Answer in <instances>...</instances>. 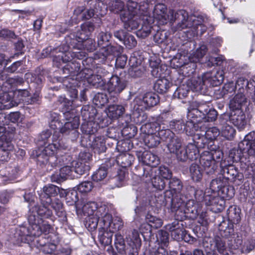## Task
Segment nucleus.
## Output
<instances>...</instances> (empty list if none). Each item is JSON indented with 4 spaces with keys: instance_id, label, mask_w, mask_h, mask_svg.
Wrapping results in <instances>:
<instances>
[{
    "instance_id": "f257e3e1",
    "label": "nucleus",
    "mask_w": 255,
    "mask_h": 255,
    "mask_svg": "<svg viewBox=\"0 0 255 255\" xmlns=\"http://www.w3.org/2000/svg\"><path fill=\"white\" fill-rule=\"evenodd\" d=\"M152 21L156 20L159 24L163 25L168 21L171 22L176 20L178 22L175 27V30H181L185 28H192L193 32H198L203 30L202 25L203 19L201 16L191 15L188 16V13L184 10L175 11L173 9L167 10L166 6L163 3H158L154 6L152 11Z\"/></svg>"
},
{
    "instance_id": "f03ea898",
    "label": "nucleus",
    "mask_w": 255,
    "mask_h": 255,
    "mask_svg": "<svg viewBox=\"0 0 255 255\" xmlns=\"http://www.w3.org/2000/svg\"><path fill=\"white\" fill-rule=\"evenodd\" d=\"M167 135V146L171 153H175L178 160L185 161L188 159L193 160L197 158L198 149L193 143H189L185 147H181V139L170 130L161 131Z\"/></svg>"
},
{
    "instance_id": "7ed1b4c3",
    "label": "nucleus",
    "mask_w": 255,
    "mask_h": 255,
    "mask_svg": "<svg viewBox=\"0 0 255 255\" xmlns=\"http://www.w3.org/2000/svg\"><path fill=\"white\" fill-rule=\"evenodd\" d=\"M111 205L102 204L99 207L96 212V216L98 217V224L99 223L101 228L111 231L119 230L123 226V223L120 218L113 219L111 213Z\"/></svg>"
},
{
    "instance_id": "20e7f679",
    "label": "nucleus",
    "mask_w": 255,
    "mask_h": 255,
    "mask_svg": "<svg viewBox=\"0 0 255 255\" xmlns=\"http://www.w3.org/2000/svg\"><path fill=\"white\" fill-rule=\"evenodd\" d=\"M100 206L95 202L85 203L83 201H78L76 204L77 213H83L87 216L85 225L89 231H93L97 227L98 217L96 216V212Z\"/></svg>"
},
{
    "instance_id": "39448f33",
    "label": "nucleus",
    "mask_w": 255,
    "mask_h": 255,
    "mask_svg": "<svg viewBox=\"0 0 255 255\" xmlns=\"http://www.w3.org/2000/svg\"><path fill=\"white\" fill-rule=\"evenodd\" d=\"M224 80L223 72H217L212 76L211 73L204 74L201 77H194L188 80L187 84L188 85L191 90L198 91L202 89V86L207 83H209L213 86L220 85Z\"/></svg>"
},
{
    "instance_id": "423d86ee",
    "label": "nucleus",
    "mask_w": 255,
    "mask_h": 255,
    "mask_svg": "<svg viewBox=\"0 0 255 255\" xmlns=\"http://www.w3.org/2000/svg\"><path fill=\"white\" fill-rule=\"evenodd\" d=\"M29 226L21 228L20 231L24 234V236L38 237L43 233L46 235L50 230V226L49 224L44 223L43 221H36L34 223H29Z\"/></svg>"
},
{
    "instance_id": "0eeeda50",
    "label": "nucleus",
    "mask_w": 255,
    "mask_h": 255,
    "mask_svg": "<svg viewBox=\"0 0 255 255\" xmlns=\"http://www.w3.org/2000/svg\"><path fill=\"white\" fill-rule=\"evenodd\" d=\"M210 108L207 103L193 102L188 108L187 116L190 118L196 119L197 122H201L202 118H205V115Z\"/></svg>"
},
{
    "instance_id": "6e6552de",
    "label": "nucleus",
    "mask_w": 255,
    "mask_h": 255,
    "mask_svg": "<svg viewBox=\"0 0 255 255\" xmlns=\"http://www.w3.org/2000/svg\"><path fill=\"white\" fill-rule=\"evenodd\" d=\"M52 216V212L44 205H34L30 209L28 217L29 223H36V221H43Z\"/></svg>"
},
{
    "instance_id": "1a4fd4ad",
    "label": "nucleus",
    "mask_w": 255,
    "mask_h": 255,
    "mask_svg": "<svg viewBox=\"0 0 255 255\" xmlns=\"http://www.w3.org/2000/svg\"><path fill=\"white\" fill-rule=\"evenodd\" d=\"M228 182L226 179L224 178H217L213 179L210 185V189L213 192H217L223 198H231L233 195V191H230L227 188Z\"/></svg>"
},
{
    "instance_id": "9d476101",
    "label": "nucleus",
    "mask_w": 255,
    "mask_h": 255,
    "mask_svg": "<svg viewBox=\"0 0 255 255\" xmlns=\"http://www.w3.org/2000/svg\"><path fill=\"white\" fill-rule=\"evenodd\" d=\"M111 34L108 32H101L98 36V44L102 47L101 53L104 56L109 55H115L117 53V48L109 44Z\"/></svg>"
},
{
    "instance_id": "9b49d317",
    "label": "nucleus",
    "mask_w": 255,
    "mask_h": 255,
    "mask_svg": "<svg viewBox=\"0 0 255 255\" xmlns=\"http://www.w3.org/2000/svg\"><path fill=\"white\" fill-rule=\"evenodd\" d=\"M56 143L49 144L42 150L41 153L38 156V160L43 164H51V166L55 165L56 163L53 162L56 157L54 156L57 151Z\"/></svg>"
},
{
    "instance_id": "f8f14e48",
    "label": "nucleus",
    "mask_w": 255,
    "mask_h": 255,
    "mask_svg": "<svg viewBox=\"0 0 255 255\" xmlns=\"http://www.w3.org/2000/svg\"><path fill=\"white\" fill-rule=\"evenodd\" d=\"M126 82L117 76H113L107 84L108 91L115 97L121 93L126 87Z\"/></svg>"
},
{
    "instance_id": "ddd939ff",
    "label": "nucleus",
    "mask_w": 255,
    "mask_h": 255,
    "mask_svg": "<svg viewBox=\"0 0 255 255\" xmlns=\"http://www.w3.org/2000/svg\"><path fill=\"white\" fill-rule=\"evenodd\" d=\"M148 6L139 5L136 2L128 0L127 3V9L124 10L121 14H125L127 16H136L147 14V9Z\"/></svg>"
},
{
    "instance_id": "4468645a",
    "label": "nucleus",
    "mask_w": 255,
    "mask_h": 255,
    "mask_svg": "<svg viewBox=\"0 0 255 255\" xmlns=\"http://www.w3.org/2000/svg\"><path fill=\"white\" fill-rule=\"evenodd\" d=\"M135 101L139 106L142 107L141 110L147 109L156 105L159 102V98L157 94L149 92L144 94L141 98H136Z\"/></svg>"
},
{
    "instance_id": "2eb2a0df",
    "label": "nucleus",
    "mask_w": 255,
    "mask_h": 255,
    "mask_svg": "<svg viewBox=\"0 0 255 255\" xmlns=\"http://www.w3.org/2000/svg\"><path fill=\"white\" fill-rule=\"evenodd\" d=\"M255 133L247 135L244 139L239 143V148L243 153H247L250 156L255 154V142L254 140Z\"/></svg>"
},
{
    "instance_id": "dca6fc26",
    "label": "nucleus",
    "mask_w": 255,
    "mask_h": 255,
    "mask_svg": "<svg viewBox=\"0 0 255 255\" xmlns=\"http://www.w3.org/2000/svg\"><path fill=\"white\" fill-rule=\"evenodd\" d=\"M219 196L207 195L205 196V203L206 206H210V210L213 212H220L224 208L225 201Z\"/></svg>"
},
{
    "instance_id": "f3484780",
    "label": "nucleus",
    "mask_w": 255,
    "mask_h": 255,
    "mask_svg": "<svg viewBox=\"0 0 255 255\" xmlns=\"http://www.w3.org/2000/svg\"><path fill=\"white\" fill-rule=\"evenodd\" d=\"M80 75L86 80L89 84L95 88L102 87L104 84L102 77L99 75H94L92 70L90 69L82 70Z\"/></svg>"
},
{
    "instance_id": "a211bd4d",
    "label": "nucleus",
    "mask_w": 255,
    "mask_h": 255,
    "mask_svg": "<svg viewBox=\"0 0 255 255\" xmlns=\"http://www.w3.org/2000/svg\"><path fill=\"white\" fill-rule=\"evenodd\" d=\"M121 19L124 23V27L128 31L137 29L142 21V15L127 16L120 15Z\"/></svg>"
},
{
    "instance_id": "6ab92c4d",
    "label": "nucleus",
    "mask_w": 255,
    "mask_h": 255,
    "mask_svg": "<svg viewBox=\"0 0 255 255\" xmlns=\"http://www.w3.org/2000/svg\"><path fill=\"white\" fill-rule=\"evenodd\" d=\"M75 177H77V176L75 174L74 166L67 165L60 169L59 175L53 174L51 176V179L52 181L58 183L67 179H72Z\"/></svg>"
},
{
    "instance_id": "aec40b11",
    "label": "nucleus",
    "mask_w": 255,
    "mask_h": 255,
    "mask_svg": "<svg viewBox=\"0 0 255 255\" xmlns=\"http://www.w3.org/2000/svg\"><path fill=\"white\" fill-rule=\"evenodd\" d=\"M58 191V187L55 185L49 184L45 186L42 192L39 194L41 202L42 203L50 204L52 202V199L57 194Z\"/></svg>"
},
{
    "instance_id": "412c9836",
    "label": "nucleus",
    "mask_w": 255,
    "mask_h": 255,
    "mask_svg": "<svg viewBox=\"0 0 255 255\" xmlns=\"http://www.w3.org/2000/svg\"><path fill=\"white\" fill-rule=\"evenodd\" d=\"M229 120L240 130L244 129L247 123L246 115L243 110L230 112Z\"/></svg>"
},
{
    "instance_id": "4be33fe9",
    "label": "nucleus",
    "mask_w": 255,
    "mask_h": 255,
    "mask_svg": "<svg viewBox=\"0 0 255 255\" xmlns=\"http://www.w3.org/2000/svg\"><path fill=\"white\" fill-rule=\"evenodd\" d=\"M141 28L136 32L138 37L145 38L148 36L151 32L152 29V19L150 16L144 14L142 17Z\"/></svg>"
},
{
    "instance_id": "5701e85b",
    "label": "nucleus",
    "mask_w": 255,
    "mask_h": 255,
    "mask_svg": "<svg viewBox=\"0 0 255 255\" xmlns=\"http://www.w3.org/2000/svg\"><path fill=\"white\" fill-rule=\"evenodd\" d=\"M200 161L205 169H209V172H214L217 168V164L213 159L212 154L209 151H205L201 156Z\"/></svg>"
},
{
    "instance_id": "b1692460",
    "label": "nucleus",
    "mask_w": 255,
    "mask_h": 255,
    "mask_svg": "<svg viewBox=\"0 0 255 255\" xmlns=\"http://www.w3.org/2000/svg\"><path fill=\"white\" fill-rule=\"evenodd\" d=\"M166 229L171 233L172 238L176 241L182 240L185 232L178 221L167 225Z\"/></svg>"
},
{
    "instance_id": "393cba45",
    "label": "nucleus",
    "mask_w": 255,
    "mask_h": 255,
    "mask_svg": "<svg viewBox=\"0 0 255 255\" xmlns=\"http://www.w3.org/2000/svg\"><path fill=\"white\" fill-rule=\"evenodd\" d=\"M207 50L206 46L202 45L196 50L193 55L189 57L190 63L188 65L191 68L189 73L194 71L197 67L196 63L200 62V59L206 54ZM188 73L189 74V72Z\"/></svg>"
},
{
    "instance_id": "a878e982",
    "label": "nucleus",
    "mask_w": 255,
    "mask_h": 255,
    "mask_svg": "<svg viewBox=\"0 0 255 255\" xmlns=\"http://www.w3.org/2000/svg\"><path fill=\"white\" fill-rule=\"evenodd\" d=\"M145 220L148 224H142L140 227V230L143 232V228L151 232V228L157 229L161 227L163 224L162 221L160 218L154 216L149 213L146 214Z\"/></svg>"
},
{
    "instance_id": "bb28decb",
    "label": "nucleus",
    "mask_w": 255,
    "mask_h": 255,
    "mask_svg": "<svg viewBox=\"0 0 255 255\" xmlns=\"http://www.w3.org/2000/svg\"><path fill=\"white\" fill-rule=\"evenodd\" d=\"M246 102L247 99L242 93L237 94L230 102L229 108L231 112L243 110L242 107Z\"/></svg>"
},
{
    "instance_id": "cd10ccee",
    "label": "nucleus",
    "mask_w": 255,
    "mask_h": 255,
    "mask_svg": "<svg viewBox=\"0 0 255 255\" xmlns=\"http://www.w3.org/2000/svg\"><path fill=\"white\" fill-rule=\"evenodd\" d=\"M125 112V108L121 105H110L106 110L108 117L112 119H117Z\"/></svg>"
},
{
    "instance_id": "c85d7f7f",
    "label": "nucleus",
    "mask_w": 255,
    "mask_h": 255,
    "mask_svg": "<svg viewBox=\"0 0 255 255\" xmlns=\"http://www.w3.org/2000/svg\"><path fill=\"white\" fill-rule=\"evenodd\" d=\"M6 139L5 134L2 135L0 138V156L1 159L6 160L8 156V151H11L13 148V145L9 141L3 139Z\"/></svg>"
},
{
    "instance_id": "c756f323",
    "label": "nucleus",
    "mask_w": 255,
    "mask_h": 255,
    "mask_svg": "<svg viewBox=\"0 0 255 255\" xmlns=\"http://www.w3.org/2000/svg\"><path fill=\"white\" fill-rule=\"evenodd\" d=\"M79 126V118L75 117L72 122H66L61 128L60 132L66 134H69L71 132L77 135L78 132L76 130Z\"/></svg>"
},
{
    "instance_id": "7c9ffc66",
    "label": "nucleus",
    "mask_w": 255,
    "mask_h": 255,
    "mask_svg": "<svg viewBox=\"0 0 255 255\" xmlns=\"http://www.w3.org/2000/svg\"><path fill=\"white\" fill-rule=\"evenodd\" d=\"M141 158V161L144 164L152 167L156 166L159 163L158 157L150 151H144Z\"/></svg>"
},
{
    "instance_id": "2f4dec72",
    "label": "nucleus",
    "mask_w": 255,
    "mask_h": 255,
    "mask_svg": "<svg viewBox=\"0 0 255 255\" xmlns=\"http://www.w3.org/2000/svg\"><path fill=\"white\" fill-rule=\"evenodd\" d=\"M16 105V103L8 93H3L0 96V110L9 109Z\"/></svg>"
},
{
    "instance_id": "473e14b6",
    "label": "nucleus",
    "mask_w": 255,
    "mask_h": 255,
    "mask_svg": "<svg viewBox=\"0 0 255 255\" xmlns=\"http://www.w3.org/2000/svg\"><path fill=\"white\" fill-rule=\"evenodd\" d=\"M115 231L101 228L99 233V238L101 243L105 246L110 245L112 242L113 233Z\"/></svg>"
},
{
    "instance_id": "72a5a7b5",
    "label": "nucleus",
    "mask_w": 255,
    "mask_h": 255,
    "mask_svg": "<svg viewBox=\"0 0 255 255\" xmlns=\"http://www.w3.org/2000/svg\"><path fill=\"white\" fill-rule=\"evenodd\" d=\"M127 241L132 249L139 248L141 245V240L138 231L133 230L130 233L127 237Z\"/></svg>"
},
{
    "instance_id": "f704fd0d",
    "label": "nucleus",
    "mask_w": 255,
    "mask_h": 255,
    "mask_svg": "<svg viewBox=\"0 0 255 255\" xmlns=\"http://www.w3.org/2000/svg\"><path fill=\"white\" fill-rule=\"evenodd\" d=\"M134 156L129 153L125 152L119 155L117 157V162L122 167L126 168L131 165L134 160Z\"/></svg>"
},
{
    "instance_id": "c9c22d12",
    "label": "nucleus",
    "mask_w": 255,
    "mask_h": 255,
    "mask_svg": "<svg viewBox=\"0 0 255 255\" xmlns=\"http://www.w3.org/2000/svg\"><path fill=\"white\" fill-rule=\"evenodd\" d=\"M171 83L166 78H161L157 80L154 84V88L158 93L163 94L166 93Z\"/></svg>"
},
{
    "instance_id": "e433bc0d",
    "label": "nucleus",
    "mask_w": 255,
    "mask_h": 255,
    "mask_svg": "<svg viewBox=\"0 0 255 255\" xmlns=\"http://www.w3.org/2000/svg\"><path fill=\"white\" fill-rule=\"evenodd\" d=\"M229 221L232 224H237L241 220L240 211L236 206H230L227 210Z\"/></svg>"
},
{
    "instance_id": "4c0bfd02",
    "label": "nucleus",
    "mask_w": 255,
    "mask_h": 255,
    "mask_svg": "<svg viewBox=\"0 0 255 255\" xmlns=\"http://www.w3.org/2000/svg\"><path fill=\"white\" fill-rule=\"evenodd\" d=\"M92 147L95 152H97L98 153L105 152L106 149V147L104 137L97 136L95 137L92 142Z\"/></svg>"
},
{
    "instance_id": "58836bf2",
    "label": "nucleus",
    "mask_w": 255,
    "mask_h": 255,
    "mask_svg": "<svg viewBox=\"0 0 255 255\" xmlns=\"http://www.w3.org/2000/svg\"><path fill=\"white\" fill-rule=\"evenodd\" d=\"M72 164L73 166H74V165H75V167H74V173L77 176L78 175H81L86 173L90 168L89 164H87L81 161H78L76 163L73 162Z\"/></svg>"
},
{
    "instance_id": "ea45409f",
    "label": "nucleus",
    "mask_w": 255,
    "mask_h": 255,
    "mask_svg": "<svg viewBox=\"0 0 255 255\" xmlns=\"http://www.w3.org/2000/svg\"><path fill=\"white\" fill-rule=\"evenodd\" d=\"M81 28L82 32L78 37L80 39L83 40L85 39L86 37H88L94 31L95 26L91 22H86L81 25Z\"/></svg>"
},
{
    "instance_id": "a19ab883",
    "label": "nucleus",
    "mask_w": 255,
    "mask_h": 255,
    "mask_svg": "<svg viewBox=\"0 0 255 255\" xmlns=\"http://www.w3.org/2000/svg\"><path fill=\"white\" fill-rule=\"evenodd\" d=\"M48 204L51 205L57 216L63 218L65 217V213L63 209V204L59 199L53 198L51 203Z\"/></svg>"
},
{
    "instance_id": "79ce46f5",
    "label": "nucleus",
    "mask_w": 255,
    "mask_h": 255,
    "mask_svg": "<svg viewBox=\"0 0 255 255\" xmlns=\"http://www.w3.org/2000/svg\"><path fill=\"white\" fill-rule=\"evenodd\" d=\"M125 8L124 2L121 0H115L111 1L109 3V8L110 10L114 13H119L123 12Z\"/></svg>"
},
{
    "instance_id": "37998d69",
    "label": "nucleus",
    "mask_w": 255,
    "mask_h": 255,
    "mask_svg": "<svg viewBox=\"0 0 255 255\" xmlns=\"http://www.w3.org/2000/svg\"><path fill=\"white\" fill-rule=\"evenodd\" d=\"M191 90L187 84H183L178 87L174 93V96L178 99H183L186 97Z\"/></svg>"
},
{
    "instance_id": "c03bdc74",
    "label": "nucleus",
    "mask_w": 255,
    "mask_h": 255,
    "mask_svg": "<svg viewBox=\"0 0 255 255\" xmlns=\"http://www.w3.org/2000/svg\"><path fill=\"white\" fill-rule=\"evenodd\" d=\"M190 172L192 179L199 181L202 178V171L198 165L192 164L190 167Z\"/></svg>"
},
{
    "instance_id": "a18cd8bd",
    "label": "nucleus",
    "mask_w": 255,
    "mask_h": 255,
    "mask_svg": "<svg viewBox=\"0 0 255 255\" xmlns=\"http://www.w3.org/2000/svg\"><path fill=\"white\" fill-rule=\"evenodd\" d=\"M115 245V248L119 253L121 254L126 253V245L124 238L121 235H116Z\"/></svg>"
},
{
    "instance_id": "49530a36",
    "label": "nucleus",
    "mask_w": 255,
    "mask_h": 255,
    "mask_svg": "<svg viewBox=\"0 0 255 255\" xmlns=\"http://www.w3.org/2000/svg\"><path fill=\"white\" fill-rule=\"evenodd\" d=\"M107 168L105 167H100L92 175L94 181L99 182L103 180L107 176Z\"/></svg>"
},
{
    "instance_id": "de8ad7c7",
    "label": "nucleus",
    "mask_w": 255,
    "mask_h": 255,
    "mask_svg": "<svg viewBox=\"0 0 255 255\" xmlns=\"http://www.w3.org/2000/svg\"><path fill=\"white\" fill-rule=\"evenodd\" d=\"M220 134L219 129L215 127L209 128L205 133V137L210 140L215 139Z\"/></svg>"
},
{
    "instance_id": "09e8293b",
    "label": "nucleus",
    "mask_w": 255,
    "mask_h": 255,
    "mask_svg": "<svg viewBox=\"0 0 255 255\" xmlns=\"http://www.w3.org/2000/svg\"><path fill=\"white\" fill-rule=\"evenodd\" d=\"M157 241L161 245L166 246L169 241V235L167 232L163 230L158 232L156 236Z\"/></svg>"
},
{
    "instance_id": "8fccbe9b",
    "label": "nucleus",
    "mask_w": 255,
    "mask_h": 255,
    "mask_svg": "<svg viewBox=\"0 0 255 255\" xmlns=\"http://www.w3.org/2000/svg\"><path fill=\"white\" fill-rule=\"evenodd\" d=\"M235 130L230 126H225L222 129V134L226 138L230 139L233 137L235 134Z\"/></svg>"
},
{
    "instance_id": "3c124183",
    "label": "nucleus",
    "mask_w": 255,
    "mask_h": 255,
    "mask_svg": "<svg viewBox=\"0 0 255 255\" xmlns=\"http://www.w3.org/2000/svg\"><path fill=\"white\" fill-rule=\"evenodd\" d=\"M206 212L201 210L199 207L195 211L194 215L199 216L198 222L202 225H206L208 222Z\"/></svg>"
},
{
    "instance_id": "603ef678",
    "label": "nucleus",
    "mask_w": 255,
    "mask_h": 255,
    "mask_svg": "<svg viewBox=\"0 0 255 255\" xmlns=\"http://www.w3.org/2000/svg\"><path fill=\"white\" fill-rule=\"evenodd\" d=\"M93 184L90 181H84L77 186V190L81 193H87L93 188Z\"/></svg>"
},
{
    "instance_id": "864d4df0",
    "label": "nucleus",
    "mask_w": 255,
    "mask_h": 255,
    "mask_svg": "<svg viewBox=\"0 0 255 255\" xmlns=\"http://www.w3.org/2000/svg\"><path fill=\"white\" fill-rule=\"evenodd\" d=\"M123 42L128 48H132L135 47L137 43L134 37L128 33L127 34Z\"/></svg>"
},
{
    "instance_id": "5fc2aeb1",
    "label": "nucleus",
    "mask_w": 255,
    "mask_h": 255,
    "mask_svg": "<svg viewBox=\"0 0 255 255\" xmlns=\"http://www.w3.org/2000/svg\"><path fill=\"white\" fill-rule=\"evenodd\" d=\"M130 76L132 78L140 77L143 75V70L140 67L132 66L128 70Z\"/></svg>"
},
{
    "instance_id": "6e6d98bb",
    "label": "nucleus",
    "mask_w": 255,
    "mask_h": 255,
    "mask_svg": "<svg viewBox=\"0 0 255 255\" xmlns=\"http://www.w3.org/2000/svg\"><path fill=\"white\" fill-rule=\"evenodd\" d=\"M23 118V115L18 112L11 113L8 115L7 118H6V121L8 120L13 123L21 122Z\"/></svg>"
},
{
    "instance_id": "4d7b16f0",
    "label": "nucleus",
    "mask_w": 255,
    "mask_h": 255,
    "mask_svg": "<svg viewBox=\"0 0 255 255\" xmlns=\"http://www.w3.org/2000/svg\"><path fill=\"white\" fill-rule=\"evenodd\" d=\"M169 187L171 189L176 192H179L182 188V185L178 179L173 178L169 182Z\"/></svg>"
},
{
    "instance_id": "13d9d810",
    "label": "nucleus",
    "mask_w": 255,
    "mask_h": 255,
    "mask_svg": "<svg viewBox=\"0 0 255 255\" xmlns=\"http://www.w3.org/2000/svg\"><path fill=\"white\" fill-rule=\"evenodd\" d=\"M153 186L156 189L162 190L165 186V183L164 179L160 176H156L152 180Z\"/></svg>"
},
{
    "instance_id": "bf43d9fd",
    "label": "nucleus",
    "mask_w": 255,
    "mask_h": 255,
    "mask_svg": "<svg viewBox=\"0 0 255 255\" xmlns=\"http://www.w3.org/2000/svg\"><path fill=\"white\" fill-rule=\"evenodd\" d=\"M205 118H202L201 121L203 120L208 122H213L216 119L217 113L214 109L211 108L209 110L207 113V114L205 115Z\"/></svg>"
},
{
    "instance_id": "052dcab7",
    "label": "nucleus",
    "mask_w": 255,
    "mask_h": 255,
    "mask_svg": "<svg viewBox=\"0 0 255 255\" xmlns=\"http://www.w3.org/2000/svg\"><path fill=\"white\" fill-rule=\"evenodd\" d=\"M159 175L163 179H169L171 177L172 173L168 168L165 166H160L159 169Z\"/></svg>"
},
{
    "instance_id": "680f3d73",
    "label": "nucleus",
    "mask_w": 255,
    "mask_h": 255,
    "mask_svg": "<svg viewBox=\"0 0 255 255\" xmlns=\"http://www.w3.org/2000/svg\"><path fill=\"white\" fill-rule=\"evenodd\" d=\"M197 209H198V207L194 205V201L189 200L185 205L184 212L186 214L192 213L194 215Z\"/></svg>"
},
{
    "instance_id": "e2e57ef3",
    "label": "nucleus",
    "mask_w": 255,
    "mask_h": 255,
    "mask_svg": "<svg viewBox=\"0 0 255 255\" xmlns=\"http://www.w3.org/2000/svg\"><path fill=\"white\" fill-rule=\"evenodd\" d=\"M84 6L77 7L74 11L73 18L75 19V22H78L83 20L82 16L84 13Z\"/></svg>"
},
{
    "instance_id": "0e129e2a",
    "label": "nucleus",
    "mask_w": 255,
    "mask_h": 255,
    "mask_svg": "<svg viewBox=\"0 0 255 255\" xmlns=\"http://www.w3.org/2000/svg\"><path fill=\"white\" fill-rule=\"evenodd\" d=\"M145 142L147 145L149 147H153L157 146L159 144V140L155 139L153 135H148Z\"/></svg>"
},
{
    "instance_id": "69168bd1",
    "label": "nucleus",
    "mask_w": 255,
    "mask_h": 255,
    "mask_svg": "<svg viewBox=\"0 0 255 255\" xmlns=\"http://www.w3.org/2000/svg\"><path fill=\"white\" fill-rule=\"evenodd\" d=\"M127 57L125 55L119 56L116 61V66L117 68H124L127 64Z\"/></svg>"
},
{
    "instance_id": "338daca9",
    "label": "nucleus",
    "mask_w": 255,
    "mask_h": 255,
    "mask_svg": "<svg viewBox=\"0 0 255 255\" xmlns=\"http://www.w3.org/2000/svg\"><path fill=\"white\" fill-rule=\"evenodd\" d=\"M93 125L94 124L92 122H89L87 124H83L81 126V128L86 134H93L96 130L95 128H93Z\"/></svg>"
},
{
    "instance_id": "774afa93",
    "label": "nucleus",
    "mask_w": 255,
    "mask_h": 255,
    "mask_svg": "<svg viewBox=\"0 0 255 255\" xmlns=\"http://www.w3.org/2000/svg\"><path fill=\"white\" fill-rule=\"evenodd\" d=\"M83 42L84 48L86 49L88 51H93L95 49V46L93 43V40L92 39H88L86 37L85 39L81 40Z\"/></svg>"
}]
</instances>
